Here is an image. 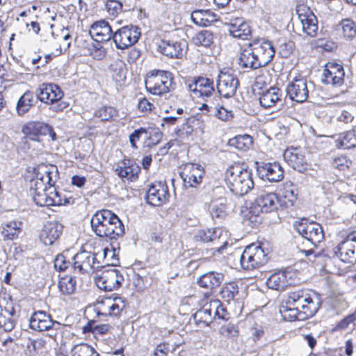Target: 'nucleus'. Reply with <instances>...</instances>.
I'll return each mask as SVG.
<instances>
[{
  "instance_id": "nucleus-14",
  "label": "nucleus",
  "mask_w": 356,
  "mask_h": 356,
  "mask_svg": "<svg viewBox=\"0 0 356 356\" xmlns=\"http://www.w3.org/2000/svg\"><path fill=\"white\" fill-rule=\"evenodd\" d=\"M278 197L274 193H268L259 195L252 202L250 213L258 216L261 213H268L277 208Z\"/></svg>"
},
{
  "instance_id": "nucleus-63",
  "label": "nucleus",
  "mask_w": 356,
  "mask_h": 356,
  "mask_svg": "<svg viewBox=\"0 0 356 356\" xmlns=\"http://www.w3.org/2000/svg\"><path fill=\"white\" fill-rule=\"evenodd\" d=\"M170 350L169 344L167 343L159 344L154 351V356H167Z\"/></svg>"
},
{
  "instance_id": "nucleus-49",
  "label": "nucleus",
  "mask_w": 356,
  "mask_h": 356,
  "mask_svg": "<svg viewBox=\"0 0 356 356\" xmlns=\"http://www.w3.org/2000/svg\"><path fill=\"white\" fill-rule=\"evenodd\" d=\"M193 42L197 46L209 47L213 42V35L209 31H202L193 38Z\"/></svg>"
},
{
  "instance_id": "nucleus-17",
  "label": "nucleus",
  "mask_w": 356,
  "mask_h": 356,
  "mask_svg": "<svg viewBox=\"0 0 356 356\" xmlns=\"http://www.w3.org/2000/svg\"><path fill=\"white\" fill-rule=\"evenodd\" d=\"M289 97L296 102H305L309 97V88L305 78H294L286 87Z\"/></svg>"
},
{
  "instance_id": "nucleus-26",
  "label": "nucleus",
  "mask_w": 356,
  "mask_h": 356,
  "mask_svg": "<svg viewBox=\"0 0 356 356\" xmlns=\"http://www.w3.org/2000/svg\"><path fill=\"white\" fill-rule=\"evenodd\" d=\"M226 25L230 35L234 38L246 40L251 34L250 25L242 17L232 18Z\"/></svg>"
},
{
  "instance_id": "nucleus-11",
  "label": "nucleus",
  "mask_w": 356,
  "mask_h": 356,
  "mask_svg": "<svg viewBox=\"0 0 356 356\" xmlns=\"http://www.w3.org/2000/svg\"><path fill=\"white\" fill-rule=\"evenodd\" d=\"M335 254L343 262L356 264V230L348 234L338 245Z\"/></svg>"
},
{
  "instance_id": "nucleus-54",
  "label": "nucleus",
  "mask_w": 356,
  "mask_h": 356,
  "mask_svg": "<svg viewBox=\"0 0 356 356\" xmlns=\"http://www.w3.org/2000/svg\"><path fill=\"white\" fill-rule=\"evenodd\" d=\"M341 29L344 38L353 39L356 35V24L350 19H346L342 20Z\"/></svg>"
},
{
  "instance_id": "nucleus-53",
  "label": "nucleus",
  "mask_w": 356,
  "mask_h": 356,
  "mask_svg": "<svg viewBox=\"0 0 356 356\" xmlns=\"http://www.w3.org/2000/svg\"><path fill=\"white\" fill-rule=\"evenodd\" d=\"M72 356H99L95 349L86 343L75 346L72 350Z\"/></svg>"
},
{
  "instance_id": "nucleus-28",
  "label": "nucleus",
  "mask_w": 356,
  "mask_h": 356,
  "mask_svg": "<svg viewBox=\"0 0 356 356\" xmlns=\"http://www.w3.org/2000/svg\"><path fill=\"white\" fill-rule=\"evenodd\" d=\"M90 34L98 42L109 41L113 38V33L110 24L105 20L95 22L91 26Z\"/></svg>"
},
{
  "instance_id": "nucleus-3",
  "label": "nucleus",
  "mask_w": 356,
  "mask_h": 356,
  "mask_svg": "<svg viewBox=\"0 0 356 356\" xmlns=\"http://www.w3.org/2000/svg\"><path fill=\"white\" fill-rule=\"evenodd\" d=\"M289 305H295L302 314V318L312 317L319 309L321 301L316 293H309L306 290H298L288 295Z\"/></svg>"
},
{
  "instance_id": "nucleus-19",
  "label": "nucleus",
  "mask_w": 356,
  "mask_h": 356,
  "mask_svg": "<svg viewBox=\"0 0 356 356\" xmlns=\"http://www.w3.org/2000/svg\"><path fill=\"white\" fill-rule=\"evenodd\" d=\"M158 50L165 56L170 58H179L183 54L186 47L184 40H162L158 44Z\"/></svg>"
},
{
  "instance_id": "nucleus-16",
  "label": "nucleus",
  "mask_w": 356,
  "mask_h": 356,
  "mask_svg": "<svg viewBox=\"0 0 356 356\" xmlns=\"http://www.w3.org/2000/svg\"><path fill=\"white\" fill-rule=\"evenodd\" d=\"M239 85L236 76L227 72H220L217 80V90L218 93L224 97L228 98L234 96Z\"/></svg>"
},
{
  "instance_id": "nucleus-44",
  "label": "nucleus",
  "mask_w": 356,
  "mask_h": 356,
  "mask_svg": "<svg viewBox=\"0 0 356 356\" xmlns=\"http://www.w3.org/2000/svg\"><path fill=\"white\" fill-rule=\"evenodd\" d=\"M97 255H98L101 262H103L102 268L104 266H116L119 263V259L115 254V250H110L106 248L102 251L97 252Z\"/></svg>"
},
{
  "instance_id": "nucleus-60",
  "label": "nucleus",
  "mask_w": 356,
  "mask_h": 356,
  "mask_svg": "<svg viewBox=\"0 0 356 356\" xmlns=\"http://www.w3.org/2000/svg\"><path fill=\"white\" fill-rule=\"evenodd\" d=\"M213 306V319L218 318L219 319H225V309L222 307L218 300L211 301Z\"/></svg>"
},
{
  "instance_id": "nucleus-46",
  "label": "nucleus",
  "mask_w": 356,
  "mask_h": 356,
  "mask_svg": "<svg viewBox=\"0 0 356 356\" xmlns=\"http://www.w3.org/2000/svg\"><path fill=\"white\" fill-rule=\"evenodd\" d=\"M282 196L284 199L285 204L293 206L298 196L296 186L291 181L285 183L282 189Z\"/></svg>"
},
{
  "instance_id": "nucleus-21",
  "label": "nucleus",
  "mask_w": 356,
  "mask_h": 356,
  "mask_svg": "<svg viewBox=\"0 0 356 356\" xmlns=\"http://www.w3.org/2000/svg\"><path fill=\"white\" fill-rule=\"evenodd\" d=\"M188 88L193 97H209L214 92L213 81L209 78L198 77L188 83Z\"/></svg>"
},
{
  "instance_id": "nucleus-48",
  "label": "nucleus",
  "mask_w": 356,
  "mask_h": 356,
  "mask_svg": "<svg viewBox=\"0 0 356 356\" xmlns=\"http://www.w3.org/2000/svg\"><path fill=\"white\" fill-rule=\"evenodd\" d=\"M76 282L72 276H65L61 277L58 282V288L60 292L64 295H70L76 289Z\"/></svg>"
},
{
  "instance_id": "nucleus-25",
  "label": "nucleus",
  "mask_w": 356,
  "mask_h": 356,
  "mask_svg": "<svg viewBox=\"0 0 356 356\" xmlns=\"http://www.w3.org/2000/svg\"><path fill=\"white\" fill-rule=\"evenodd\" d=\"M63 226L58 222H47L41 231L40 238L45 245H52L61 235Z\"/></svg>"
},
{
  "instance_id": "nucleus-33",
  "label": "nucleus",
  "mask_w": 356,
  "mask_h": 356,
  "mask_svg": "<svg viewBox=\"0 0 356 356\" xmlns=\"http://www.w3.org/2000/svg\"><path fill=\"white\" fill-rule=\"evenodd\" d=\"M282 93L277 88H270L263 92L259 97V102L261 106L266 108L275 106L277 103L282 102Z\"/></svg>"
},
{
  "instance_id": "nucleus-15",
  "label": "nucleus",
  "mask_w": 356,
  "mask_h": 356,
  "mask_svg": "<svg viewBox=\"0 0 356 356\" xmlns=\"http://www.w3.org/2000/svg\"><path fill=\"white\" fill-rule=\"evenodd\" d=\"M179 174L186 186L195 187L202 181L204 170L200 164L187 163Z\"/></svg>"
},
{
  "instance_id": "nucleus-52",
  "label": "nucleus",
  "mask_w": 356,
  "mask_h": 356,
  "mask_svg": "<svg viewBox=\"0 0 356 356\" xmlns=\"http://www.w3.org/2000/svg\"><path fill=\"white\" fill-rule=\"evenodd\" d=\"M209 115H214L222 121H229L233 118V113L223 106L211 107L209 110Z\"/></svg>"
},
{
  "instance_id": "nucleus-9",
  "label": "nucleus",
  "mask_w": 356,
  "mask_h": 356,
  "mask_svg": "<svg viewBox=\"0 0 356 356\" xmlns=\"http://www.w3.org/2000/svg\"><path fill=\"white\" fill-rule=\"evenodd\" d=\"M140 35L139 28L130 24L117 30L113 35V40L118 49H125L136 43Z\"/></svg>"
},
{
  "instance_id": "nucleus-62",
  "label": "nucleus",
  "mask_w": 356,
  "mask_h": 356,
  "mask_svg": "<svg viewBox=\"0 0 356 356\" xmlns=\"http://www.w3.org/2000/svg\"><path fill=\"white\" fill-rule=\"evenodd\" d=\"M211 229H202L197 231L195 234V238L197 241H202L204 243L211 241Z\"/></svg>"
},
{
  "instance_id": "nucleus-4",
  "label": "nucleus",
  "mask_w": 356,
  "mask_h": 356,
  "mask_svg": "<svg viewBox=\"0 0 356 356\" xmlns=\"http://www.w3.org/2000/svg\"><path fill=\"white\" fill-rule=\"evenodd\" d=\"M29 178V186L31 195L38 191H45L48 186H54L57 179V168L53 165L40 164L33 169Z\"/></svg>"
},
{
  "instance_id": "nucleus-13",
  "label": "nucleus",
  "mask_w": 356,
  "mask_h": 356,
  "mask_svg": "<svg viewBox=\"0 0 356 356\" xmlns=\"http://www.w3.org/2000/svg\"><path fill=\"white\" fill-rule=\"evenodd\" d=\"M250 44L259 62L258 65L261 67L267 65L273 60L275 51L271 42L258 38L253 40Z\"/></svg>"
},
{
  "instance_id": "nucleus-2",
  "label": "nucleus",
  "mask_w": 356,
  "mask_h": 356,
  "mask_svg": "<svg viewBox=\"0 0 356 356\" xmlns=\"http://www.w3.org/2000/svg\"><path fill=\"white\" fill-rule=\"evenodd\" d=\"M225 181L230 191L239 196L247 194L254 187L251 171L238 163H234L227 168Z\"/></svg>"
},
{
  "instance_id": "nucleus-50",
  "label": "nucleus",
  "mask_w": 356,
  "mask_h": 356,
  "mask_svg": "<svg viewBox=\"0 0 356 356\" xmlns=\"http://www.w3.org/2000/svg\"><path fill=\"white\" fill-rule=\"evenodd\" d=\"M252 143V138L248 135H238L229 140L230 146L238 149H246Z\"/></svg>"
},
{
  "instance_id": "nucleus-18",
  "label": "nucleus",
  "mask_w": 356,
  "mask_h": 356,
  "mask_svg": "<svg viewBox=\"0 0 356 356\" xmlns=\"http://www.w3.org/2000/svg\"><path fill=\"white\" fill-rule=\"evenodd\" d=\"M169 192L167 185L159 181L152 184L146 194L147 202L159 207L168 201Z\"/></svg>"
},
{
  "instance_id": "nucleus-7",
  "label": "nucleus",
  "mask_w": 356,
  "mask_h": 356,
  "mask_svg": "<svg viewBox=\"0 0 356 356\" xmlns=\"http://www.w3.org/2000/svg\"><path fill=\"white\" fill-rule=\"evenodd\" d=\"M293 227L314 248L316 247L324 238L321 225L316 222H309L307 219L303 218L300 220L295 221Z\"/></svg>"
},
{
  "instance_id": "nucleus-61",
  "label": "nucleus",
  "mask_w": 356,
  "mask_h": 356,
  "mask_svg": "<svg viewBox=\"0 0 356 356\" xmlns=\"http://www.w3.org/2000/svg\"><path fill=\"white\" fill-rule=\"evenodd\" d=\"M70 264V261H67L63 254H58L54 260L55 268L60 271L65 270Z\"/></svg>"
},
{
  "instance_id": "nucleus-47",
  "label": "nucleus",
  "mask_w": 356,
  "mask_h": 356,
  "mask_svg": "<svg viewBox=\"0 0 356 356\" xmlns=\"http://www.w3.org/2000/svg\"><path fill=\"white\" fill-rule=\"evenodd\" d=\"M248 248L252 254L254 261L256 263L257 268H259L267 262V254H265L264 250L260 245L251 244L248 245Z\"/></svg>"
},
{
  "instance_id": "nucleus-36",
  "label": "nucleus",
  "mask_w": 356,
  "mask_h": 356,
  "mask_svg": "<svg viewBox=\"0 0 356 356\" xmlns=\"http://www.w3.org/2000/svg\"><path fill=\"white\" fill-rule=\"evenodd\" d=\"M22 222L20 221L11 220L2 225L1 234L3 240H14L22 230Z\"/></svg>"
},
{
  "instance_id": "nucleus-41",
  "label": "nucleus",
  "mask_w": 356,
  "mask_h": 356,
  "mask_svg": "<svg viewBox=\"0 0 356 356\" xmlns=\"http://www.w3.org/2000/svg\"><path fill=\"white\" fill-rule=\"evenodd\" d=\"M34 95L31 91L25 92L19 99L16 110L19 115H22L28 112L33 106Z\"/></svg>"
},
{
  "instance_id": "nucleus-23",
  "label": "nucleus",
  "mask_w": 356,
  "mask_h": 356,
  "mask_svg": "<svg viewBox=\"0 0 356 356\" xmlns=\"http://www.w3.org/2000/svg\"><path fill=\"white\" fill-rule=\"evenodd\" d=\"M14 314L11 301L6 302L5 298L0 296V327L6 332L11 331L15 327Z\"/></svg>"
},
{
  "instance_id": "nucleus-34",
  "label": "nucleus",
  "mask_w": 356,
  "mask_h": 356,
  "mask_svg": "<svg viewBox=\"0 0 356 356\" xmlns=\"http://www.w3.org/2000/svg\"><path fill=\"white\" fill-rule=\"evenodd\" d=\"M50 131V126L40 122H30L24 126L23 133L31 140H36L40 135H47Z\"/></svg>"
},
{
  "instance_id": "nucleus-22",
  "label": "nucleus",
  "mask_w": 356,
  "mask_h": 356,
  "mask_svg": "<svg viewBox=\"0 0 356 356\" xmlns=\"http://www.w3.org/2000/svg\"><path fill=\"white\" fill-rule=\"evenodd\" d=\"M34 202L40 207H50L61 204V199L54 186H48L45 191L32 193Z\"/></svg>"
},
{
  "instance_id": "nucleus-56",
  "label": "nucleus",
  "mask_w": 356,
  "mask_h": 356,
  "mask_svg": "<svg viewBox=\"0 0 356 356\" xmlns=\"http://www.w3.org/2000/svg\"><path fill=\"white\" fill-rule=\"evenodd\" d=\"M111 326L108 324H98L95 322H89L84 327L83 332H92L95 334H104L108 332Z\"/></svg>"
},
{
  "instance_id": "nucleus-8",
  "label": "nucleus",
  "mask_w": 356,
  "mask_h": 356,
  "mask_svg": "<svg viewBox=\"0 0 356 356\" xmlns=\"http://www.w3.org/2000/svg\"><path fill=\"white\" fill-rule=\"evenodd\" d=\"M73 268L81 273H90L102 268L103 262L98 258L97 253L86 250H80L73 257Z\"/></svg>"
},
{
  "instance_id": "nucleus-51",
  "label": "nucleus",
  "mask_w": 356,
  "mask_h": 356,
  "mask_svg": "<svg viewBox=\"0 0 356 356\" xmlns=\"http://www.w3.org/2000/svg\"><path fill=\"white\" fill-rule=\"evenodd\" d=\"M238 259L241 266L243 269L250 270L257 268L256 263L254 261V259L248 246L245 248L243 252L240 254Z\"/></svg>"
},
{
  "instance_id": "nucleus-10",
  "label": "nucleus",
  "mask_w": 356,
  "mask_h": 356,
  "mask_svg": "<svg viewBox=\"0 0 356 356\" xmlns=\"http://www.w3.org/2000/svg\"><path fill=\"white\" fill-rule=\"evenodd\" d=\"M124 279L120 271L111 268L105 270L102 275L96 280V284L99 289L106 291H112L118 289Z\"/></svg>"
},
{
  "instance_id": "nucleus-27",
  "label": "nucleus",
  "mask_w": 356,
  "mask_h": 356,
  "mask_svg": "<svg viewBox=\"0 0 356 356\" xmlns=\"http://www.w3.org/2000/svg\"><path fill=\"white\" fill-rule=\"evenodd\" d=\"M54 324L59 325L58 322L54 321L51 316L44 311L34 312L29 322L30 327L39 332L48 330L51 329Z\"/></svg>"
},
{
  "instance_id": "nucleus-59",
  "label": "nucleus",
  "mask_w": 356,
  "mask_h": 356,
  "mask_svg": "<svg viewBox=\"0 0 356 356\" xmlns=\"http://www.w3.org/2000/svg\"><path fill=\"white\" fill-rule=\"evenodd\" d=\"M145 136V138H147V130L145 128H140L138 129L135 130L130 136H129V141L131 145L133 148L136 149L137 146L136 145V142L138 141L140 138Z\"/></svg>"
},
{
  "instance_id": "nucleus-40",
  "label": "nucleus",
  "mask_w": 356,
  "mask_h": 356,
  "mask_svg": "<svg viewBox=\"0 0 356 356\" xmlns=\"http://www.w3.org/2000/svg\"><path fill=\"white\" fill-rule=\"evenodd\" d=\"M337 146L343 149H350L356 147V131L350 130L339 135L336 140Z\"/></svg>"
},
{
  "instance_id": "nucleus-64",
  "label": "nucleus",
  "mask_w": 356,
  "mask_h": 356,
  "mask_svg": "<svg viewBox=\"0 0 356 356\" xmlns=\"http://www.w3.org/2000/svg\"><path fill=\"white\" fill-rule=\"evenodd\" d=\"M356 321V312L352 314L347 316L343 320H341L337 327L340 329H345L348 327V325L354 321Z\"/></svg>"
},
{
  "instance_id": "nucleus-29",
  "label": "nucleus",
  "mask_w": 356,
  "mask_h": 356,
  "mask_svg": "<svg viewBox=\"0 0 356 356\" xmlns=\"http://www.w3.org/2000/svg\"><path fill=\"white\" fill-rule=\"evenodd\" d=\"M258 63L254 51L250 42L240 52L238 64L241 68L248 72L249 70L261 67L260 65H258Z\"/></svg>"
},
{
  "instance_id": "nucleus-42",
  "label": "nucleus",
  "mask_w": 356,
  "mask_h": 356,
  "mask_svg": "<svg viewBox=\"0 0 356 356\" xmlns=\"http://www.w3.org/2000/svg\"><path fill=\"white\" fill-rule=\"evenodd\" d=\"M113 79L118 83H122L126 79V65L120 59L114 60L110 66Z\"/></svg>"
},
{
  "instance_id": "nucleus-31",
  "label": "nucleus",
  "mask_w": 356,
  "mask_h": 356,
  "mask_svg": "<svg viewBox=\"0 0 356 356\" xmlns=\"http://www.w3.org/2000/svg\"><path fill=\"white\" fill-rule=\"evenodd\" d=\"M284 158L294 170L299 172L305 170L307 160L298 149H287L284 154Z\"/></svg>"
},
{
  "instance_id": "nucleus-32",
  "label": "nucleus",
  "mask_w": 356,
  "mask_h": 356,
  "mask_svg": "<svg viewBox=\"0 0 356 356\" xmlns=\"http://www.w3.org/2000/svg\"><path fill=\"white\" fill-rule=\"evenodd\" d=\"M115 171L120 177L134 181L138 178L140 168L134 162L129 160L123 162L122 165L116 168Z\"/></svg>"
},
{
  "instance_id": "nucleus-35",
  "label": "nucleus",
  "mask_w": 356,
  "mask_h": 356,
  "mask_svg": "<svg viewBox=\"0 0 356 356\" xmlns=\"http://www.w3.org/2000/svg\"><path fill=\"white\" fill-rule=\"evenodd\" d=\"M193 22L200 26H208L217 21V15L210 10H197L191 13Z\"/></svg>"
},
{
  "instance_id": "nucleus-5",
  "label": "nucleus",
  "mask_w": 356,
  "mask_h": 356,
  "mask_svg": "<svg viewBox=\"0 0 356 356\" xmlns=\"http://www.w3.org/2000/svg\"><path fill=\"white\" fill-rule=\"evenodd\" d=\"M64 94L60 88L54 83H42L37 90L38 99L50 104L49 109L60 112L69 106V104L62 100Z\"/></svg>"
},
{
  "instance_id": "nucleus-12",
  "label": "nucleus",
  "mask_w": 356,
  "mask_h": 356,
  "mask_svg": "<svg viewBox=\"0 0 356 356\" xmlns=\"http://www.w3.org/2000/svg\"><path fill=\"white\" fill-rule=\"evenodd\" d=\"M296 12L303 32L309 36L315 37L318 29V20L316 15L309 7L304 5L298 6Z\"/></svg>"
},
{
  "instance_id": "nucleus-45",
  "label": "nucleus",
  "mask_w": 356,
  "mask_h": 356,
  "mask_svg": "<svg viewBox=\"0 0 356 356\" xmlns=\"http://www.w3.org/2000/svg\"><path fill=\"white\" fill-rule=\"evenodd\" d=\"M220 297L225 302L229 303L234 300L238 294V286L236 282L225 284L220 291Z\"/></svg>"
},
{
  "instance_id": "nucleus-39",
  "label": "nucleus",
  "mask_w": 356,
  "mask_h": 356,
  "mask_svg": "<svg viewBox=\"0 0 356 356\" xmlns=\"http://www.w3.org/2000/svg\"><path fill=\"white\" fill-rule=\"evenodd\" d=\"M208 209L213 219H222L226 216V200L224 198L212 200Z\"/></svg>"
},
{
  "instance_id": "nucleus-1",
  "label": "nucleus",
  "mask_w": 356,
  "mask_h": 356,
  "mask_svg": "<svg viewBox=\"0 0 356 356\" xmlns=\"http://www.w3.org/2000/svg\"><path fill=\"white\" fill-rule=\"evenodd\" d=\"M91 227L97 236L115 239L124 233V226L119 217L110 210L97 211L91 218Z\"/></svg>"
},
{
  "instance_id": "nucleus-24",
  "label": "nucleus",
  "mask_w": 356,
  "mask_h": 356,
  "mask_svg": "<svg viewBox=\"0 0 356 356\" xmlns=\"http://www.w3.org/2000/svg\"><path fill=\"white\" fill-rule=\"evenodd\" d=\"M344 70L341 65L328 63L323 72V82L333 86H341L344 80Z\"/></svg>"
},
{
  "instance_id": "nucleus-6",
  "label": "nucleus",
  "mask_w": 356,
  "mask_h": 356,
  "mask_svg": "<svg viewBox=\"0 0 356 356\" xmlns=\"http://www.w3.org/2000/svg\"><path fill=\"white\" fill-rule=\"evenodd\" d=\"M172 73L163 70H152L145 79V88L153 95H161L168 92L172 83Z\"/></svg>"
},
{
  "instance_id": "nucleus-30",
  "label": "nucleus",
  "mask_w": 356,
  "mask_h": 356,
  "mask_svg": "<svg viewBox=\"0 0 356 356\" xmlns=\"http://www.w3.org/2000/svg\"><path fill=\"white\" fill-rule=\"evenodd\" d=\"M224 280V275L216 271L207 272L197 279V284L202 288L213 289L220 285Z\"/></svg>"
},
{
  "instance_id": "nucleus-37",
  "label": "nucleus",
  "mask_w": 356,
  "mask_h": 356,
  "mask_svg": "<svg viewBox=\"0 0 356 356\" xmlns=\"http://www.w3.org/2000/svg\"><path fill=\"white\" fill-rule=\"evenodd\" d=\"M267 284L269 288L279 291L285 289L291 284V282L287 278L286 272H279L269 277Z\"/></svg>"
},
{
  "instance_id": "nucleus-38",
  "label": "nucleus",
  "mask_w": 356,
  "mask_h": 356,
  "mask_svg": "<svg viewBox=\"0 0 356 356\" xmlns=\"http://www.w3.org/2000/svg\"><path fill=\"white\" fill-rule=\"evenodd\" d=\"M280 312L283 318L289 321L303 319L302 314L298 308L295 305H289L288 298L282 302L280 307Z\"/></svg>"
},
{
  "instance_id": "nucleus-55",
  "label": "nucleus",
  "mask_w": 356,
  "mask_h": 356,
  "mask_svg": "<svg viewBox=\"0 0 356 356\" xmlns=\"http://www.w3.org/2000/svg\"><path fill=\"white\" fill-rule=\"evenodd\" d=\"M95 115L102 121H108L118 115V111L112 106H105L99 108L95 112Z\"/></svg>"
},
{
  "instance_id": "nucleus-58",
  "label": "nucleus",
  "mask_w": 356,
  "mask_h": 356,
  "mask_svg": "<svg viewBox=\"0 0 356 356\" xmlns=\"http://www.w3.org/2000/svg\"><path fill=\"white\" fill-rule=\"evenodd\" d=\"M105 8L110 15L115 17L122 12V4L118 1L108 0L106 3Z\"/></svg>"
},
{
  "instance_id": "nucleus-43",
  "label": "nucleus",
  "mask_w": 356,
  "mask_h": 356,
  "mask_svg": "<svg viewBox=\"0 0 356 356\" xmlns=\"http://www.w3.org/2000/svg\"><path fill=\"white\" fill-rule=\"evenodd\" d=\"M194 320L198 323H203L209 325L213 319V306L211 302L209 305H205L202 308L200 309L193 316Z\"/></svg>"
},
{
  "instance_id": "nucleus-57",
  "label": "nucleus",
  "mask_w": 356,
  "mask_h": 356,
  "mask_svg": "<svg viewBox=\"0 0 356 356\" xmlns=\"http://www.w3.org/2000/svg\"><path fill=\"white\" fill-rule=\"evenodd\" d=\"M124 301L122 298L116 297L112 304L108 306V312L109 315L117 316L124 308Z\"/></svg>"
},
{
  "instance_id": "nucleus-20",
  "label": "nucleus",
  "mask_w": 356,
  "mask_h": 356,
  "mask_svg": "<svg viewBox=\"0 0 356 356\" xmlns=\"http://www.w3.org/2000/svg\"><path fill=\"white\" fill-rule=\"evenodd\" d=\"M259 177L270 182H279L284 178V170L278 163H261L257 167Z\"/></svg>"
}]
</instances>
